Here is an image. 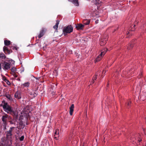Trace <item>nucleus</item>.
<instances>
[{
    "label": "nucleus",
    "mask_w": 146,
    "mask_h": 146,
    "mask_svg": "<svg viewBox=\"0 0 146 146\" xmlns=\"http://www.w3.org/2000/svg\"><path fill=\"white\" fill-rule=\"evenodd\" d=\"M107 40V39H106L104 41V40H102L100 42V45L102 46H103L105 44H106V41Z\"/></svg>",
    "instance_id": "24"
},
{
    "label": "nucleus",
    "mask_w": 146,
    "mask_h": 146,
    "mask_svg": "<svg viewBox=\"0 0 146 146\" xmlns=\"http://www.w3.org/2000/svg\"><path fill=\"white\" fill-rule=\"evenodd\" d=\"M7 98L9 99L10 100V96H6Z\"/></svg>",
    "instance_id": "42"
},
{
    "label": "nucleus",
    "mask_w": 146,
    "mask_h": 146,
    "mask_svg": "<svg viewBox=\"0 0 146 146\" xmlns=\"http://www.w3.org/2000/svg\"><path fill=\"white\" fill-rule=\"evenodd\" d=\"M1 143L4 146L6 145L7 141L5 137H3L1 139Z\"/></svg>",
    "instance_id": "12"
},
{
    "label": "nucleus",
    "mask_w": 146,
    "mask_h": 146,
    "mask_svg": "<svg viewBox=\"0 0 146 146\" xmlns=\"http://www.w3.org/2000/svg\"><path fill=\"white\" fill-rule=\"evenodd\" d=\"M97 75H95V76H94L92 79V80H94V81L96 80L97 79Z\"/></svg>",
    "instance_id": "31"
},
{
    "label": "nucleus",
    "mask_w": 146,
    "mask_h": 146,
    "mask_svg": "<svg viewBox=\"0 0 146 146\" xmlns=\"http://www.w3.org/2000/svg\"><path fill=\"white\" fill-rule=\"evenodd\" d=\"M8 117V115L7 114H6L5 115L3 116L2 117V121L5 125L7 123V121Z\"/></svg>",
    "instance_id": "10"
},
{
    "label": "nucleus",
    "mask_w": 146,
    "mask_h": 146,
    "mask_svg": "<svg viewBox=\"0 0 146 146\" xmlns=\"http://www.w3.org/2000/svg\"><path fill=\"white\" fill-rule=\"evenodd\" d=\"M82 146H84V145H83Z\"/></svg>",
    "instance_id": "49"
},
{
    "label": "nucleus",
    "mask_w": 146,
    "mask_h": 146,
    "mask_svg": "<svg viewBox=\"0 0 146 146\" xmlns=\"http://www.w3.org/2000/svg\"><path fill=\"white\" fill-rule=\"evenodd\" d=\"M2 78H3V80L4 81L5 80V79H6V77L5 76H3V77Z\"/></svg>",
    "instance_id": "38"
},
{
    "label": "nucleus",
    "mask_w": 146,
    "mask_h": 146,
    "mask_svg": "<svg viewBox=\"0 0 146 146\" xmlns=\"http://www.w3.org/2000/svg\"><path fill=\"white\" fill-rule=\"evenodd\" d=\"M13 75L15 78H17L18 77V75L15 73H13Z\"/></svg>",
    "instance_id": "34"
},
{
    "label": "nucleus",
    "mask_w": 146,
    "mask_h": 146,
    "mask_svg": "<svg viewBox=\"0 0 146 146\" xmlns=\"http://www.w3.org/2000/svg\"><path fill=\"white\" fill-rule=\"evenodd\" d=\"M0 106H3L4 110L8 113L10 114L13 110L12 108L5 102H4L3 105L1 104Z\"/></svg>",
    "instance_id": "2"
},
{
    "label": "nucleus",
    "mask_w": 146,
    "mask_h": 146,
    "mask_svg": "<svg viewBox=\"0 0 146 146\" xmlns=\"http://www.w3.org/2000/svg\"><path fill=\"white\" fill-rule=\"evenodd\" d=\"M99 22V20H97L95 21V23L96 24H97Z\"/></svg>",
    "instance_id": "39"
},
{
    "label": "nucleus",
    "mask_w": 146,
    "mask_h": 146,
    "mask_svg": "<svg viewBox=\"0 0 146 146\" xmlns=\"http://www.w3.org/2000/svg\"><path fill=\"white\" fill-rule=\"evenodd\" d=\"M3 50L5 54H9L11 52H12V51L11 50H9L8 48L7 47L5 46H4L3 48Z\"/></svg>",
    "instance_id": "9"
},
{
    "label": "nucleus",
    "mask_w": 146,
    "mask_h": 146,
    "mask_svg": "<svg viewBox=\"0 0 146 146\" xmlns=\"http://www.w3.org/2000/svg\"><path fill=\"white\" fill-rule=\"evenodd\" d=\"M74 108V104H72L70 108V115H72Z\"/></svg>",
    "instance_id": "15"
},
{
    "label": "nucleus",
    "mask_w": 146,
    "mask_h": 146,
    "mask_svg": "<svg viewBox=\"0 0 146 146\" xmlns=\"http://www.w3.org/2000/svg\"><path fill=\"white\" fill-rule=\"evenodd\" d=\"M7 78L4 81H5H5H7Z\"/></svg>",
    "instance_id": "45"
},
{
    "label": "nucleus",
    "mask_w": 146,
    "mask_h": 146,
    "mask_svg": "<svg viewBox=\"0 0 146 146\" xmlns=\"http://www.w3.org/2000/svg\"><path fill=\"white\" fill-rule=\"evenodd\" d=\"M59 131L58 129L56 130L54 135V138L56 140L58 139V138L59 137Z\"/></svg>",
    "instance_id": "13"
},
{
    "label": "nucleus",
    "mask_w": 146,
    "mask_h": 146,
    "mask_svg": "<svg viewBox=\"0 0 146 146\" xmlns=\"http://www.w3.org/2000/svg\"><path fill=\"white\" fill-rule=\"evenodd\" d=\"M138 141H139V142H140L142 141V139L140 138H138Z\"/></svg>",
    "instance_id": "35"
},
{
    "label": "nucleus",
    "mask_w": 146,
    "mask_h": 146,
    "mask_svg": "<svg viewBox=\"0 0 146 146\" xmlns=\"http://www.w3.org/2000/svg\"><path fill=\"white\" fill-rule=\"evenodd\" d=\"M92 14L93 16H96L98 14V12L96 10L91 11Z\"/></svg>",
    "instance_id": "21"
},
{
    "label": "nucleus",
    "mask_w": 146,
    "mask_h": 146,
    "mask_svg": "<svg viewBox=\"0 0 146 146\" xmlns=\"http://www.w3.org/2000/svg\"><path fill=\"white\" fill-rule=\"evenodd\" d=\"M131 102L130 101H128L127 103V106L128 107H129L130 105L131 104Z\"/></svg>",
    "instance_id": "30"
},
{
    "label": "nucleus",
    "mask_w": 146,
    "mask_h": 146,
    "mask_svg": "<svg viewBox=\"0 0 146 146\" xmlns=\"http://www.w3.org/2000/svg\"><path fill=\"white\" fill-rule=\"evenodd\" d=\"M94 3L96 5H100L101 2L99 0H93Z\"/></svg>",
    "instance_id": "20"
},
{
    "label": "nucleus",
    "mask_w": 146,
    "mask_h": 146,
    "mask_svg": "<svg viewBox=\"0 0 146 146\" xmlns=\"http://www.w3.org/2000/svg\"><path fill=\"white\" fill-rule=\"evenodd\" d=\"M135 25H134V26H133V27H135Z\"/></svg>",
    "instance_id": "48"
},
{
    "label": "nucleus",
    "mask_w": 146,
    "mask_h": 146,
    "mask_svg": "<svg viewBox=\"0 0 146 146\" xmlns=\"http://www.w3.org/2000/svg\"><path fill=\"white\" fill-rule=\"evenodd\" d=\"M13 117H14V119L16 121H17L18 119V116H14Z\"/></svg>",
    "instance_id": "29"
},
{
    "label": "nucleus",
    "mask_w": 146,
    "mask_h": 146,
    "mask_svg": "<svg viewBox=\"0 0 146 146\" xmlns=\"http://www.w3.org/2000/svg\"><path fill=\"white\" fill-rule=\"evenodd\" d=\"M11 42L9 40H5L4 41V44L5 46H9Z\"/></svg>",
    "instance_id": "22"
},
{
    "label": "nucleus",
    "mask_w": 146,
    "mask_h": 146,
    "mask_svg": "<svg viewBox=\"0 0 146 146\" xmlns=\"http://www.w3.org/2000/svg\"><path fill=\"white\" fill-rule=\"evenodd\" d=\"M30 97L32 98H34L35 97H36L38 95V93L37 92V90H33L31 92H30Z\"/></svg>",
    "instance_id": "5"
},
{
    "label": "nucleus",
    "mask_w": 146,
    "mask_h": 146,
    "mask_svg": "<svg viewBox=\"0 0 146 146\" xmlns=\"http://www.w3.org/2000/svg\"><path fill=\"white\" fill-rule=\"evenodd\" d=\"M73 28L71 25L65 27L63 29V32L64 35L70 33L73 31Z\"/></svg>",
    "instance_id": "1"
},
{
    "label": "nucleus",
    "mask_w": 146,
    "mask_h": 146,
    "mask_svg": "<svg viewBox=\"0 0 146 146\" xmlns=\"http://www.w3.org/2000/svg\"><path fill=\"white\" fill-rule=\"evenodd\" d=\"M108 85H109V84H108L107 85V86H108Z\"/></svg>",
    "instance_id": "47"
},
{
    "label": "nucleus",
    "mask_w": 146,
    "mask_h": 146,
    "mask_svg": "<svg viewBox=\"0 0 146 146\" xmlns=\"http://www.w3.org/2000/svg\"><path fill=\"white\" fill-rule=\"evenodd\" d=\"M46 31V30L45 28H43L40 31V33L38 36V37L39 38H40L41 37L44 36Z\"/></svg>",
    "instance_id": "4"
},
{
    "label": "nucleus",
    "mask_w": 146,
    "mask_h": 146,
    "mask_svg": "<svg viewBox=\"0 0 146 146\" xmlns=\"http://www.w3.org/2000/svg\"><path fill=\"white\" fill-rule=\"evenodd\" d=\"M59 23V21L58 20H57L56 21V23L55 25H54L53 27V28L56 29V30L57 29V28L58 27V25Z\"/></svg>",
    "instance_id": "19"
},
{
    "label": "nucleus",
    "mask_w": 146,
    "mask_h": 146,
    "mask_svg": "<svg viewBox=\"0 0 146 146\" xmlns=\"http://www.w3.org/2000/svg\"><path fill=\"white\" fill-rule=\"evenodd\" d=\"M6 58V56L3 53H0V58L1 59H5Z\"/></svg>",
    "instance_id": "23"
},
{
    "label": "nucleus",
    "mask_w": 146,
    "mask_h": 146,
    "mask_svg": "<svg viewBox=\"0 0 146 146\" xmlns=\"http://www.w3.org/2000/svg\"><path fill=\"white\" fill-rule=\"evenodd\" d=\"M4 67V69L5 70H7L10 69V65L9 63L6 62H5L3 65Z\"/></svg>",
    "instance_id": "7"
},
{
    "label": "nucleus",
    "mask_w": 146,
    "mask_h": 146,
    "mask_svg": "<svg viewBox=\"0 0 146 146\" xmlns=\"http://www.w3.org/2000/svg\"><path fill=\"white\" fill-rule=\"evenodd\" d=\"M10 114L12 115L13 116V117L18 116V112L16 111H14L12 110V112H11Z\"/></svg>",
    "instance_id": "17"
},
{
    "label": "nucleus",
    "mask_w": 146,
    "mask_h": 146,
    "mask_svg": "<svg viewBox=\"0 0 146 146\" xmlns=\"http://www.w3.org/2000/svg\"><path fill=\"white\" fill-rule=\"evenodd\" d=\"M1 69V64L0 63V69Z\"/></svg>",
    "instance_id": "44"
},
{
    "label": "nucleus",
    "mask_w": 146,
    "mask_h": 146,
    "mask_svg": "<svg viewBox=\"0 0 146 146\" xmlns=\"http://www.w3.org/2000/svg\"><path fill=\"white\" fill-rule=\"evenodd\" d=\"M136 40L135 39H134L130 42L127 46V49L128 50L131 49L133 46V44L135 43L134 42Z\"/></svg>",
    "instance_id": "6"
},
{
    "label": "nucleus",
    "mask_w": 146,
    "mask_h": 146,
    "mask_svg": "<svg viewBox=\"0 0 146 146\" xmlns=\"http://www.w3.org/2000/svg\"><path fill=\"white\" fill-rule=\"evenodd\" d=\"M15 127H11L9 131H7L6 132V136L7 138H10L11 137V136L12 135V129L14 128Z\"/></svg>",
    "instance_id": "3"
},
{
    "label": "nucleus",
    "mask_w": 146,
    "mask_h": 146,
    "mask_svg": "<svg viewBox=\"0 0 146 146\" xmlns=\"http://www.w3.org/2000/svg\"><path fill=\"white\" fill-rule=\"evenodd\" d=\"M84 27V25L81 24H79L76 25V27L77 30H82Z\"/></svg>",
    "instance_id": "11"
},
{
    "label": "nucleus",
    "mask_w": 146,
    "mask_h": 146,
    "mask_svg": "<svg viewBox=\"0 0 146 146\" xmlns=\"http://www.w3.org/2000/svg\"><path fill=\"white\" fill-rule=\"evenodd\" d=\"M73 135V133H71V134H70V136H71V137H72V136Z\"/></svg>",
    "instance_id": "41"
},
{
    "label": "nucleus",
    "mask_w": 146,
    "mask_h": 146,
    "mask_svg": "<svg viewBox=\"0 0 146 146\" xmlns=\"http://www.w3.org/2000/svg\"><path fill=\"white\" fill-rule=\"evenodd\" d=\"M22 117H23V116H21L19 118V120L21 121V120L22 119Z\"/></svg>",
    "instance_id": "37"
},
{
    "label": "nucleus",
    "mask_w": 146,
    "mask_h": 146,
    "mask_svg": "<svg viewBox=\"0 0 146 146\" xmlns=\"http://www.w3.org/2000/svg\"><path fill=\"white\" fill-rule=\"evenodd\" d=\"M11 70L12 72H14L16 71V69L15 67H13L11 69Z\"/></svg>",
    "instance_id": "27"
},
{
    "label": "nucleus",
    "mask_w": 146,
    "mask_h": 146,
    "mask_svg": "<svg viewBox=\"0 0 146 146\" xmlns=\"http://www.w3.org/2000/svg\"><path fill=\"white\" fill-rule=\"evenodd\" d=\"M24 139V136H22L20 138V140L21 141H23Z\"/></svg>",
    "instance_id": "32"
},
{
    "label": "nucleus",
    "mask_w": 146,
    "mask_h": 146,
    "mask_svg": "<svg viewBox=\"0 0 146 146\" xmlns=\"http://www.w3.org/2000/svg\"><path fill=\"white\" fill-rule=\"evenodd\" d=\"M83 23L84 25H87L89 24L90 21L89 20L85 19L83 20Z\"/></svg>",
    "instance_id": "18"
},
{
    "label": "nucleus",
    "mask_w": 146,
    "mask_h": 146,
    "mask_svg": "<svg viewBox=\"0 0 146 146\" xmlns=\"http://www.w3.org/2000/svg\"><path fill=\"white\" fill-rule=\"evenodd\" d=\"M17 79L18 81H20V79L19 78H17Z\"/></svg>",
    "instance_id": "43"
},
{
    "label": "nucleus",
    "mask_w": 146,
    "mask_h": 146,
    "mask_svg": "<svg viewBox=\"0 0 146 146\" xmlns=\"http://www.w3.org/2000/svg\"><path fill=\"white\" fill-rule=\"evenodd\" d=\"M134 29L133 30H132L131 31H134Z\"/></svg>",
    "instance_id": "46"
},
{
    "label": "nucleus",
    "mask_w": 146,
    "mask_h": 146,
    "mask_svg": "<svg viewBox=\"0 0 146 146\" xmlns=\"http://www.w3.org/2000/svg\"><path fill=\"white\" fill-rule=\"evenodd\" d=\"M102 59L101 57L98 56L95 59V63L100 61Z\"/></svg>",
    "instance_id": "25"
},
{
    "label": "nucleus",
    "mask_w": 146,
    "mask_h": 146,
    "mask_svg": "<svg viewBox=\"0 0 146 146\" xmlns=\"http://www.w3.org/2000/svg\"><path fill=\"white\" fill-rule=\"evenodd\" d=\"M145 146H146V145H145Z\"/></svg>",
    "instance_id": "50"
},
{
    "label": "nucleus",
    "mask_w": 146,
    "mask_h": 146,
    "mask_svg": "<svg viewBox=\"0 0 146 146\" xmlns=\"http://www.w3.org/2000/svg\"><path fill=\"white\" fill-rule=\"evenodd\" d=\"M9 122L11 124H15V123H14L13 122V121H9Z\"/></svg>",
    "instance_id": "36"
},
{
    "label": "nucleus",
    "mask_w": 146,
    "mask_h": 146,
    "mask_svg": "<svg viewBox=\"0 0 146 146\" xmlns=\"http://www.w3.org/2000/svg\"><path fill=\"white\" fill-rule=\"evenodd\" d=\"M107 48H105L104 49V50H102V51L101 52V53L99 55H98L99 56L101 57V58L105 54L106 52H107Z\"/></svg>",
    "instance_id": "14"
},
{
    "label": "nucleus",
    "mask_w": 146,
    "mask_h": 146,
    "mask_svg": "<svg viewBox=\"0 0 146 146\" xmlns=\"http://www.w3.org/2000/svg\"><path fill=\"white\" fill-rule=\"evenodd\" d=\"M69 1L72 2L76 6H78L79 5L78 0H68Z\"/></svg>",
    "instance_id": "16"
},
{
    "label": "nucleus",
    "mask_w": 146,
    "mask_h": 146,
    "mask_svg": "<svg viewBox=\"0 0 146 146\" xmlns=\"http://www.w3.org/2000/svg\"><path fill=\"white\" fill-rule=\"evenodd\" d=\"M11 48L12 49H13V50L15 49L16 50H17V49H18V48H17L16 47L14 46H12Z\"/></svg>",
    "instance_id": "28"
},
{
    "label": "nucleus",
    "mask_w": 146,
    "mask_h": 146,
    "mask_svg": "<svg viewBox=\"0 0 146 146\" xmlns=\"http://www.w3.org/2000/svg\"><path fill=\"white\" fill-rule=\"evenodd\" d=\"M14 97L18 99H21V96L20 92L19 91L16 92L15 94Z\"/></svg>",
    "instance_id": "8"
},
{
    "label": "nucleus",
    "mask_w": 146,
    "mask_h": 146,
    "mask_svg": "<svg viewBox=\"0 0 146 146\" xmlns=\"http://www.w3.org/2000/svg\"><path fill=\"white\" fill-rule=\"evenodd\" d=\"M30 83L29 82H27L23 84L24 87H28L29 86Z\"/></svg>",
    "instance_id": "26"
},
{
    "label": "nucleus",
    "mask_w": 146,
    "mask_h": 146,
    "mask_svg": "<svg viewBox=\"0 0 146 146\" xmlns=\"http://www.w3.org/2000/svg\"><path fill=\"white\" fill-rule=\"evenodd\" d=\"M5 82L6 83L8 84V85H10V82L8 80H7V81H5Z\"/></svg>",
    "instance_id": "33"
},
{
    "label": "nucleus",
    "mask_w": 146,
    "mask_h": 146,
    "mask_svg": "<svg viewBox=\"0 0 146 146\" xmlns=\"http://www.w3.org/2000/svg\"><path fill=\"white\" fill-rule=\"evenodd\" d=\"M94 82V80H92V81H91L90 82V84H93Z\"/></svg>",
    "instance_id": "40"
}]
</instances>
